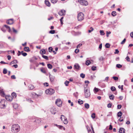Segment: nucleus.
I'll return each mask as SVG.
<instances>
[{
  "mask_svg": "<svg viewBox=\"0 0 133 133\" xmlns=\"http://www.w3.org/2000/svg\"><path fill=\"white\" fill-rule=\"evenodd\" d=\"M20 130L19 125L17 124L13 125L11 127V130L14 133H16L19 132Z\"/></svg>",
  "mask_w": 133,
  "mask_h": 133,
  "instance_id": "1",
  "label": "nucleus"
},
{
  "mask_svg": "<svg viewBox=\"0 0 133 133\" xmlns=\"http://www.w3.org/2000/svg\"><path fill=\"white\" fill-rule=\"evenodd\" d=\"M86 87L84 86V96L85 98H88L89 97L90 95V93L88 87V84H86Z\"/></svg>",
  "mask_w": 133,
  "mask_h": 133,
  "instance_id": "2",
  "label": "nucleus"
},
{
  "mask_svg": "<svg viewBox=\"0 0 133 133\" xmlns=\"http://www.w3.org/2000/svg\"><path fill=\"white\" fill-rule=\"evenodd\" d=\"M7 102L4 99H2L0 102V108H4L6 107Z\"/></svg>",
  "mask_w": 133,
  "mask_h": 133,
  "instance_id": "3",
  "label": "nucleus"
},
{
  "mask_svg": "<svg viewBox=\"0 0 133 133\" xmlns=\"http://www.w3.org/2000/svg\"><path fill=\"white\" fill-rule=\"evenodd\" d=\"M55 92V90L52 88H49L46 89L45 91V93L47 95H51Z\"/></svg>",
  "mask_w": 133,
  "mask_h": 133,
  "instance_id": "4",
  "label": "nucleus"
},
{
  "mask_svg": "<svg viewBox=\"0 0 133 133\" xmlns=\"http://www.w3.org/2000/svg\"><path fill=\"white\" fill-rule=\"evenodd\" d=\"M77 19L78 21H81L84 19V15L82 12L78 13L77 15Z\"/></svg>",
  "mask_w": 133,
  "mask_h": 133,
  "instance_id": "5",
  "label": "nucleus"
},
{
  "mask_svg": "<svg viewBox=\"0 0 133 133\" xmlns=\"http://www.w3.org/2000/svg\"><path fill=\"white\" fill-rule=\"evenodd\" d=\"M78 2L83 5L86 6L88 5V2L86 0H78Z\"/></svg>",
  "mask_w": 133,
  "mask_h": 133,
  "instance_id": "6",
  "label": "nucleus"
},
{
  "mask_svg": "<svg viewBox=\"0 0 133 133\" xmlns=\"http://www.w3.org/2000/svg\"><path fill=\"white\" fill-rule=\"evenodd\" d=\"M60 118L61 119L62 121L65 124H66L68 122V121L67 118L63 115L61 116Z\"/></svg>",
  "mask_w": 133,
  "mask_h": 133,
  "instance_id": "7",
  "label": "nucleus"
},
{
  "mask_svg": "<svg viewBox=\"0 0 133 133\" xmlns=\"http://www.w3.org/2000/svg\"><path fill=\"white\" fill-rule=\"evenodd\" d=\"M62 103V101L60 99H57L55 102L56 104L59 107L61 106Z\"/></svg>",
  "mask_w": 133,
  "mask_h": 133,
  "instance_id": "8",
  "label": "nucleus"
},
{
  "mask_svg": "<svg viewBox=\"0 0 133 133\" xmlns=\"http://www.w3.org/2000/svg\"><path fill=\"white\" fill-rule=\"evenodd\" d=\"M66 11L64 10H61L58 13V14L60 16H64L65 14Z\"/></svg>",
  "mask_w": 133,
  "mask_h": 133,
  "instance_id": "9",
  "label": "nucleus"
},
{
  "mask_svg": "<svg viewBox=\"0 0 133 133\" xmlns=\"http://www.w3.org/2000/svg\"><path fill=\"white\" fill-rule=\"evenodd\" d=\"M50 112L53 114H55L56 113V109L55 108L53 107L50 109Z\"/></svg>",
  "mask_w": 133,
  "mask_h": 133,
  "instance_id": "10",
  "label": "nucleus"
},
{
  "mask_svg": "<svg viewBox=\"0 0 133 133\" xmlns=\"http://www.w3.org/2000/svg\"><path fill=\"white\" fill-rule=\"evenodd\" d=\"M5 98L7 101H11L12 99V97L10 96H6Z\"/></svg>",
  "mask_w": 133,
  "mask_h": 133,
  "instance_id": "11",
  "label": "nucleus"
},
{
  "mask_svg": "<svg viewBox=\"0 0 133 133\" xmlns=\"http://www.w3.org/2000/svg\"><path fill=\"white\" fill-rule=\"evenodd\" d=\"M34 121L37 125H39L41 123V120L40 119L37 118H36Z\"/></svg>",
  "mask_w": 133,
  "mask_h": 133,
  "instance_id": "12",
  "label": "nucleus"
},
{
  "mask_svg": "<svg viewBox=\"0 0 133 133\" xmlns=\"http://www.w3.org/2000/svg\"><path fill=\"white\" fill-rule=\"evenodd\" d=\"M6 23L9 24H12L13 23V19H10L7 20L6 21Z\"/></svg>",
  "mask_w": 133,
  "mask_h": 133,
  "instance_id": "13",
  "label": "nucleus"
},
{
  "mask_svg": "<svg viewBox=\"0 0 133 133\" xmlns=\"http://www.w3.org/2000/svg\"><path fill=\"white\" fill-rule=\"evenodd\" d=\"M45 4L48 7H50L51 6L50 2L47 0H45L44 1Z\"/></svg>",
  "mask_w": 133,
  "mask_h": 133,
  "instance_id": "14",
  "label": "nucleus"
},
{
  "mask_svg": "<svg viewBox=\"0 0 133 133\" xmlns=\"http://www.w3.org/2000/svg\"><path fill=\"white\" fill-rule=\"evenodd\" d=\"M74 67L75 69L78 70H79L80 68V66L77 63L75 64L74 65Z\"/></svg>",
  "mask_w": 133,
  "mask_h": 133,
  "instance_id": "15",
  "label": "nucleus"
},
{
  "mask_svg": "<svg viewBox=\"0 0 133 133\" xmlns=\"http://www.w3.org/2000/svg\"><path fill=\"white\" fill-rule=\"evenodd\" d=\"M125 131L124 128H119V132L120 133H124Z\"/></svg>",
  "mask_w": 133,
  "mask_h": 133,
  "instance_id": "16",
  "label": "nucleus"
},
{
  "mask_svg": "<svg viewBox=\"0 0 133 133\" xmlns=\"http://www.w3.org/2000/svg\"><path fill=\"white\" fill-rule=\"evenodd\" d=\"M18 63V62L17 60H14L10 62L9 64V65H11L12 64H16Z\"/></svg>",
  "mask_w": 133,
  "mask_h": 133,
  "instance_id": "17",
  "label": "nucleus"
},
{
  "mask_svg": "<svg viewBox=\"0 0 133 133\" xmlns=\"http://www.w3.org/2000/svg\"><path fill=\"white\" fill-rule=\"evenodd\" d=\"M50 79V81L51 82H53L54 81V80L55 78V76H49Z\"/></svg>",
  "mask_w": 133,
  "mask_h": 133,
  "instance_id": "18",
  "label": "nucleus"
},
{
  "mask_svg": "<svg viewBox=\"0 0 133 133\" xmlns=\"http://www.w3.org/2000/svg\"><path fill=\"white\" fill-rule=\"evenodd\" d=\"M45 51L44 49L41 50L40 51V53L41 55H43L44 54H45Z\"/></svg>",
  "mask_w": 133,
  "mask_h": 133,
  "instance_id": "19",
  "label": "nucleus"
},
{
  "mask_svg": "<svg viewBox=\"0 0 133 133\" xmlns=\"http://www.w3.org/2000/svg\"><path fill=\"white\" fill-rule=\"evenodd\" d=\"M24 50L25 51L29 52L30 51L29 48L28 47H25L24 48Z\"/></svg>",
  "mask_w": 133,
  "mask_h": 133,
  "instance_id": "20",
  "label": "nucleus"
},
{
  "mask_svg": "<svg viewBox=\"0 0 133 133\" xmlns=\"http://www.w3.org/2000/svg\"><path fill=\"white\" fill-rule=\"evenodd\" d=\"M4 26L7 29H8V31L9 32H10L11 31L10 28V27L6 25H5Z\"/></svg>",
  "mask_w": 133,
  "mask_h": 133,
  "instance_id": "21",
  "label": "nucleus"
},
{
  "mask_svg": "<svg viewBox=\"0 0 133 133\" xmlns=\"http://www.w3.org/2000/svg\"><path fill=\"white\" fill-rule=\"evenodd\" d=\"M41 71L44 74H45L46 72L45 71V69L44 68H42L40 69Z\"/></svg>",
  "mask_w": 133,
  "mask_h": 133,
  "instance_id": "22",
  "label": "nucleus"
},
{
  "mask_svg": "<svg viewBox=\"0 0 133 133\" xmlns=\"http://www.w3.org/2000/svg\"><path fill=\"white\" fill-rule=\"evenodd\" d=\"M84 106L86 108L88 109L89 107V105L88 104L86 103L85 104Z\"/></svg>",
  "mask_w": 133,
  "mask_h": 133,
  "instance_id": "23",
  "label": "nucleus"
},
{
  "mask_svg": "<svg viewBox=\"0 0 133 133\" xmlns=\"http://www.w3.org/2000/svg\"><path fill=\"white\" fill-rule=\"evenodd\" d=\"M11 95L13 98H15L16 97L17 95L15 93L13 92L11 94Z\"/></svg>",
  "mask_w": 133,
  "mask_h": 133,
  "instance_id": "24",
  "label": "nucleus"
},
{
  "mask_svg": "<svg viewBox=\"0 0 133 133\" xmlns=\"http://www.w3.org/2000/svg\"><path fill=\"white\" fill-rule=\"evenodd\" d=\"M94 91L95 93H96V92H98L99 90L98 88H95L94 90Z\"/></svg>",
  "mask_w": 133,
  "mask_h": 133,
  "instance_id": "25",
  "label": "nucleus"
},
{
  "mask_svg": "<svg viewBox=\"0 0 133 133\" xmlns=\"http://www.w3.org/2000/svg\"><path fill=\"white\" fill-rule=\"evenodd\" d=\"M56 125L60 129H62V128H63L64 130H65V128L64 127H63L62 126L58 125L57 124Z\"/></svg>",
  "mask_w": 133,
  "mask_h": 133,
  "instance_id": "26",
  "label": "nucleus"
},
{
  "mask_svg": "<svg viewBox=\"0 0 133 133\" xmlns=\"http://www.w3.org/2000/svg\"><path fill=\"white\" fill-rule=\"evenodd\" d=\"M122 113L121 111H119L118 113L117 116L118 117H121L122 115Z\"/></svg>",
  "mask_w": 133,
  "mask_h": 133,
  "instance_id": "27",
  "label": "nucleus"
},
{
  "mask_svg": "<svg viewBox=\"0 0 133 133\" xmlns=\"http://www.w3.org/2000/svg\"><path fill=\"white\" fill-rule=\"evenodd\" d=\"M91 63V62L89 60H87L86 62V64L88 66Z\"/></svg>",
  "mask_w": 133,
  "mask_h": 133,
  "instance_id": "28",
  "label": "nucleus"
},
{
  "mask_svg": "<svg viewBox=\"0 0 133 133\" xmlns=\"http://www.w3.org/2000/svg\"><path fill=\"white\" fill-rule=\"evenodd\" d=\"M111 15L113 16H115L116 15V13L115 11H113L112 12Z\"/></svg>",
  "mask_w": 133,
  "mask_h": 133,
  "instance_id": "29",
  "label": "nucleus"
},
{
  "mask_svg": "<svg viewBox=\"0 0 133 133\" xmlns=\"http://www.w3.org/2000/svg\"><path fill=\"white\" fill-rule=\"evenodd\" d=\"M42 57L44 59L48 60H49V58L47 56H45L43 55H42Z\"/></svg>",
  "mask_w": 133,
  "mask_h": 133,
  "instance_id": "30",
  "label": "nucleus"
},
{
  "mask_svg": "<svg viewBox=\"0 0 133 133\" xmlns=\"http://www.w3.org/2000/svg\"><path fill=\"white\" fill-rule=\"evenodd\" d=\"M47 66L48 68L50 69H52V65L50 64H48Z\"/></svg>",
  "mask_w": 133,
  "mask_h": 133,
  "instance_id": "31",
  "label": "nucleus"
},
{
  "mask_svg": "<svg viewBox=\"0 0 133 133\" xmlns=\"http://www.w3.org/2000/svg\"><path fill=\"white\" fill-rule=\"evenodd\" d=\"M109 98L110 99L113 100L114 98V96L113 95H112L109 96Z\"/></svg>",
  "mask_w": 133,
  "mask_h": 133,
  "instance_id": "32",
  "label": "nucleus"
},
{
  "mask_svg": "<svg viewBox=\"0 0 133 133\" xmlns=\"http://www.w3.org/2000/svg\"><path fill=\"white\" fill-rule=\"evenodd\" d=\"M111 89L112 91H115L116 90L115 87L112 86L111 87Z\"/></svg>",
  "mask_w": 133,
  "mask_h": 133,
  "instance_id": "33",
  "label": "nucleus"
},
{
  "mask_svg": "<svg viewBox=\"0 0 133 133\" xmlns=\"http://www.w3.org/2000/svg\"><path fill=\"white\" fill-rule=\"evenodd\" d=\"M100 34L101 35H104L105 34V33L103 30H100L99 31Z\"/></svg>",
  "mask_w": 133,
  "mask_h": 133,
  "instance_id": "34",
  "label": "nucleus"
},
{
  "mask_svg": "<svg viewBox=\"0 0 133 133\" xmlns=\"http://www.w3.org/2000/svg\"><path fill=\"white\" fill-rule=\"evenodd\" d=\"M29 89L30 90H32V89H33L34 88V86L32 85H30L29 86Z\"/></svg>",
  "mask_w": 133,
  "mask_h": 133,
  "instance_id": "35",
  "label": "nucleus"
},
{
  "mask_svg": "<svg viewBox=\"0 0 133 133\" xmlns=\"http://www.w3.org/2000/svg\"><path fill=\"white\" fill-rule=\"evenodd\" d=\"M87 129L88 130V133H92L89 127H87Z\"/></svg>",
  "mask_w": 133,
  "mask_h": 133,
  "instance_id": "36",
  "label": "nucleus"
},
{
  "mask_svg": "<svg viewBox=\"0 0 133 133\" xmlns=\"http://www.w3.org/2000/svg\"><path fill=\"white\" fill-rule=\"evenodd\" d=\"M78 103L79 104H82L83 103V101L79 99L78 101Z\"/></svg>",
  "mask_w": 133,
  "mask_h": 133,
  "instance_id": "37",
  "label": "nucleus"
},
{
  "mask_svg": "<svg viewBox=\"0 0 133 133\" xmlns=\"http://www.w3.org/2000/svg\"><path fill=\"white\" fill-rule=\"evenodd\" d=\"M110 44L108 43H106L105 45V46L106 48H110Z\"/></svg>",
  "mask_w": 133,
  "mask_h": 133,
  "instance_id": "38",
  "label": "nucleus"
},
{
  "mask_svg": "<svg viewBox=\"0 0 133 133\" xmlns=\"http://www.w3.org/2000/svg\"><path fill=\"white\" fill-rule=\"evenodd\" d=\"M90 29L91 30H88V32L89 33L91 32L92 31H93L94 30V28H93L92 27H90Z\"/></svg>",
  "mask_w": 133,
  "mask_h": 133,
  "instance_id": "39",
  "label": "nucleus"
},
{
  "mask_svg": "<svg viewBox=\"0 0 133 133\" xmlns=\"http://www.w3.org/2000/svg\"><path fill=\"white\" fill-rule=\"evenodd\" d=\"M116 67L118 68H120L122 67V65L119 64H118L116 65Z\"/></svg>",
  "mask_w": 133,
  "mask_h": 133,
  "instance_id": "40",
  "label": "nucleus"
},
{
  "mask_svg": "<svg viewBox=\"0 0 133 133\" xmlns=\"http://www.w3.org/2000/svg\"><path fill=\"white\" fill-rule=\"evenodd\" d=\"M7 72V69L5 68L3 69V73L4 74H6Z\"/></svg>",
  "mask_w": 133,
  "mask_h": 133,
  "instance_id": "41",
  "label": "nucleus"
},
{
  "mask_svg": "<svg viewBox=\"0 0 133 133\" xmlns=\"http://www.w3.org/2000/svg\"><path fill=\"white\" fill-rule=\"evenodd\" d=\"M58 0H51V1L52 3H56L57 1Z\"/></svg>",
  "mask_w": 133,
  "mask_h": 133,
  "instance_id": "42",
  "label": "nucleus"
},
{
  "mask_svg": "<svg viewBox=\"0 0 133 133\" xmlns=\"http://www.w3.org/2000/svg\"><path fill=\"white\" fill-rule=\"evenodd\" d=\"M23 51H21V54H22V55L24 56H26L27 55V53L26 52L23 53Z\"/></svg>",
  "mask_w": 133,
  "mask_h": 133,
  "instance_id": "43",
  "label": "nucleus"
},
{
  "mask_svg": "<svg viewBox=\"0 0 133 133\" xmlns=\"http://www.w3.org/2000/svg\"><path fill=\"white\" fill-rule=\"evenodd\" d=\"M69 83V82L67 81H66L65 83L64 84L66 86H68V84Z\"/></svg>",
  "mask_w": 133,
  "mask_h": 133,
  "instance_id": "44",
  "label": "nucleus"
},
{
  "mask_svg": "<svg viewBox=\"0 0 133 133\" xmlns=\"http://www.w3.org/2000/svg\"><path fill=\"white\" fill-rule=\"evenodd\" d=\"M80 77L82 78H84L85 77V75L83 73H81L80 75Z\"/></svg>",
  "mask_w": 133,
  "mask_h": 133,
  "instance_id": "45",
  "label": "nucleus"
},
{
  "mask_svg": "<svg viewBox=\"0 0 133 133\" xmlns=\"http://www.w3.org/2000/svg\"><path fill=\"white\" fill-rule=\"evenodd\" d=\"M49 33L52 34H54L55 32V30H51L49 31Z\"/></svg>",
  "mask_w": 133,
  "mask_h": 133,
  "instance_id": "46",
  "label": "nucleus"
},
{
  "mask_svg": "<svg viewBox=\"0 0 133 133\" xmlns=\"http://www.w3.org/2000/svg\"><path fill=\"white\" fill-rule=\"evenodd\" d=\"M49 51L50 52H51L52 51L53 49L51 47H49L48 48Z\"/></svg>",
  "mask_w": 133,
  "mask_h": 133,
  "instance_id": "47",
  "label": "nucleus"
},
{
  "mask_svg": "<svg viewBox=\"0 0 133 133\" xmlns=\"http://www.w3.org/2000/svg\"><path fill=\"white\" fill-rule=\"evenodd\" d=\"M96 66H92L91 68V69L92 70L95 71L96 70Z\"/></svg>",
  "mask_w": 133,
  "mask_h": 133,
  "instance_id": "48",
  "label": "nucleus"
},
{
  "mask_svg": "<svg viewBox=\"0 0 133 133\" xmlns=\"http://www.w3.org/2000/svg\"><path fill=\"white\" fill-rule=\"evenodd\" d=\"M91 117L93 119H94L95 118V114L93 113L91 115Z\"/></svg>",
  "mask_w": 133,
  "mask_h": 133,
  "instance_id": "49",
  "label": "nucleus"
},
{
  "mask_svg": "<svg viewBox=\"0 0 133 133\" xmlns=\"http://www.w3.org/2000/svg\"><path fill=\"white\" fill-rule=\"evenodd\" d=\"M112 78L115 81L117 80L118 79V77L116 76H113L112 77Z\"/></svg>",
  "mask_w": 133,
  "mask_h": 133,
  "instance_id": "50",
  "label": "nucleus"
},
{
  "mask_svg": "<svg viewBox=\"0 0 133 133\" xmlns=\"http://www.w3.org/2000/svg\"><path fill=\"white\" fill-rule=\"evenodd\" d=\"M126 40V39L125 38H124L123 41L121 43V44H124Z\"/></svg>",
  "mask_w": 133,
  "mask_h": 133,
  "instance_id": "51",
  "label": "nucleus"
},
{
  "mask_svg": "<svg viewBox=\"0 0 133 133\" xmlns=\"http://www.w3.org/2000/svg\"><path fill=\"white\" fill-rule=\"evenodd\" d=\"M1 95L2 96H4L5 95V94L4 92L1 91L0 92Z\"/></svg>",
  "mask_w": 133,
  "mask_h": 133,
  "instance_id": "52",
  "label": "nucleus"
},
{
  "mask_svg": "<svg viewBox=\"0 0 133 133\" xmlns=\"http://www.w3.org/2000/svg\"><path fill=\"white\" fill-rule=\"evenodd\" d=\"M79 49H76L75 50V52L76 54H77L79 52Z\"/></svg>",
  "mask_w": 133,
  "mask_h": 133,
  "instance_id": "53",
  "label": "nucleus"
},
{
  "mask_svg": "<svg viewBox=\"0 0 133 133\" xmlns=\"http://www.w3.org/2000/svg\"><path fill=\"white\" fill-rule=\"evenodd\" d=\"M82 45V44L81 43H79L78 45L77 46V48H80Z\"/></svg>",
  "mask_w": 133,
  "mask_h": 133,
  "instance_id": "54",
  "label": "nucleus"
},
{
  "mask_svg": "<svg viewBox=\"0 0 133 133\" xmlns=\"http://www.w3.org/2000/svg\"><path fill=\"white\" fill-rule=\"evenodd\" d=\"M74 95L76 97H77L78 96V92H76L75 93H74Z\"/></svg>",
  "mask_w": 133,
  "mask_h": 133,
  "instance_id": "55",
  "label": "nucleus"
},
{
  "mask_svg": "<svg viewBox=\"0 0 133 133\" xmlns=\"http://www.w3.org/2000/svg\"><path fill=\"white\" fill-rule=\"evenodd\" d=\"M111 32L110 31H107L106 32V35H107V37H108L109 36V35L110 34H111Z\"/></svg>",
  "mask_w": 133,
  "mask_h": 133,
  "instance_id": "56",
  "label": "nucleus"
},
{
  "mask_svg": "<svg viewBox=\"0 0 133 133\" xmlns=\"http://www.w3.org/2000/svg\"><path fill=\"white\" fill-rule=\"evenodd\" d=\"M63 17H62L60 19V21L61 23V24H63V22H62V20H63Z\"/></svg>",
  "mask_w": 133,
  "mask_h": 133,
  "instance_id": "57",
  "label": "nucleus"
},
{
  "mask_svg": "<svg viewBox=\"0 0 133 133\" xmlns=\"http://www.w3.org/2000/svg\"><path fill=\"white\" fill-rule=\"evenodd\" d=\"M112 106V104L111 103H109L107 105V107L108 108H111Z\"/></svg>",
  "mask_w": 133,
  "mask_h": 133,
  "instance_id": "58",
  "label": "nucleus"
},
{
  "mask_svg": "<svg viewBox=\"0 0 133 133\" xmlns=\"http://www.w3.org/2000/svg\"><path fill=\"white\" fill-rule=\"evenodd\" d=\"M126 60L128 62L130 61V58L128 56H127L125 58Z\"/></svg>",
  "mask_w": 133,
  "mask_h": 133,
  "instance_id": "59",
  "label": "nucleus"
},
{
  "mask_svg": "<svg viewBox=\"0 0 133 133\" xmlns=\"http://www.w3.org/2000/svg\"><path fill=\"white\" fill-rule=\"evenodd\" d=\"M108 79H109V77H107L105 78V79L103 81H104L107 82Z\"/></svg>",
  "mask_w": 133,
  "mask_h": 133,
  "instance_id": "60",
  "label": "nucleus"
},
{
  "mask_svg": "<svg viewBox=\"0 0 133 133\" xmlns=\"http://www.w3.org/2000/svg\"><path fill=\"white\" fill-rule=\"evenodd\" d=\"M122 107V105H117V109H120Z\"/></svg>",
  "mask_w": 133,
  "mask_h": 133,
  "instance_id": "61",
  "label": "nucleus"
},
{
  "mask_svg": "<svg viewBox=\"0 0 133 133\" xmlns=\"http://www.w3.org/2000/svg\"><path fill=\"white\" fill-rule=\"evenodd\" d=\"M104 59L102 57H100L99 59V60L100 61H103Z\"/></svg>",
  "mask_w": 133,
  "mask_h": 133,
  "instance_id": "62",
  "label": "nucleus"
},
{
  "mask_svg": "<svg viewBox=\"0 0 133 133\" xmlns=\"http://www.w3.org/2000/svg\"><path fill=\"white\" fill-rule=\"evenodd\" d=\"M11 78L14 79H15L16 78V77L15 75H12L11 77Z\"/></svg>",
  "mask_w": 133,
  "mask_h": 133,
  "instance_id": "63",
  "label": "nucleus"
},
{
  "mask_svg": "<svg viewBox=\"0 0 133 133\" xmlns=\"http://www.w3.org/2000/svg\"><path fill=\"white\" fill-rule=\"evenodd\" d=\"M130 36L132 38H133V32L130 33Z\"/></svg>",
  "mask_w": 133,
  "mask_h": 133,
  "instance_id": "64",
  "label": "nucleus"
}]
</instances>
